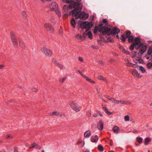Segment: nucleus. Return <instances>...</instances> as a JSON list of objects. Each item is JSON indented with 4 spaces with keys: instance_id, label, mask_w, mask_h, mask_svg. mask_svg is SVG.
<instances>
[{
    "instance_id": "43",
    "label": "nucleus",
    "mask_w": 152,
    "mask_h": 152,
    "mask_svg": "<svg viewBox=\"0 0 152 152\" xmlns=\"http://www.w3.org/2000/svg\"><path fill=\"white\" fill-rule=\"evenodd\" d=\"M22 15L24 18H26L27 16V14L26 13V12L25 11H23L22 13Z\"/></svg>"
},
{
    "instance_id": "23",
    "label": "nucleus",
    "mask_w": 152,
    "mask_h": 152,
    "mask_svg": "<svg viewBox=\"0 0 152 152\" xmlns=\"http://www.w3.org/2000/svg\"><path fill=\"white\" fill-rule=\"evenodd\" d=\"M151 141V139L149 137L146 138L144 140L145 144L147 145L148 144L149 142Z\"/></svg>"
},
{
    "instance_id": "40",
    "label": "nucleus",
    "mask_w": 152,
    "mask_h": 152,
    "mask_svg": "<svg viewBox=\"0 0 152 152\" xmlns=\"http://www.w3.org/2000/svg\"><path fill=\"white\" fill-rule=\"evenodd\" d=\"M124 120L126 121H129L130 117L129 115H126L124 117Z\"/></svg>"
},
{
    "instance_id": "31",
    "label": "nucleus",
    "mask_w": 152,
    "mask_h": 152,
    "mask_svg": "<svg viewBox=\"0 0 152 152\" xmlns=\"http://www.w3.org/2000/svg\"><path fill=\"white\" fill-rule=\"evenodd\" d=\"M20 45L23 49H24L25 48V44L22 42L19 41Z\"/></svg>"
},
{
    "instance_id": "17",
    "label": "nucleus",
    "mask_w": 152,
    "mask_h": 152,
    "mask_svg": "<svg viewBox=\"0 0 152 152\" xmlns=\"http://www.w3.org/2000/svg\"><path fill=\"white\" fill-rule=\"evenodd\" d=\"M113 132L116 134L118 133H119V129L118 127L116 126H115L113 129Z\"/></svg>"
},
{
    "instance_id": "7",
    "label": "nucleus",
    "mask_w": 152,
    "mask_h": 152,
    "mask_svg": "<svg viewBox=\"0 0 152 152\" xmlns=\"http://www.w3.org/2000/svg\"><path fill=\"white\" fill-rule=\"evenodd\" d=\"M45 27L47 29L48 31L50 33H53L54 29L52 26L49 23H45L44 25Z\"/></svg>"
},
{
    "instance_id": "12",
    "label": "nucleus",
    "mask_w": 152,
    "mask_h": 152,
    "mask_svg": "<svg viewBox=\"0 0 152 152\" xmlns=\"http://www.w3.org/2000/svg\"><path fill=\"white\" fill-rule=\"evenodd\" d=\"M135 42L133 43L137 46H139L140 44L142 43L140 41V38L139 37H137L134 39Z\"/></svg>"
},
{
    "instance_id": "18",
    "label": "nucleus",
    "mask_w": 152,
    "mask_h": 152,
    "mask_svg": "<svg viewBox=\"0 0 152 152\" xmlns=\"http://www.w3.org/2000/svg\"><path fill=\"white\" fill-rule=\"evenodd\" d=\"M125 62H126V65L129 67H135V66H133V64L130 63L129 62V61L127 59H126L125 60Z\"/></svg>"
},
{
    "instance_id": "35",
    "label": "nucleus",
    "mask_w": 152,
    "mask_h": 152,
    "mask_svg": "<svg viewBox=\"0 0 152 152\" xmlns=\"http://www.w3.org/2000/svg\"><path fill=\"white\" fill-rule=\"evenodd\" d=\"M77 144L79 145L80 147H82L84 145V142L82 141H80L77 143Z\"/></svg>"
},
{
    "instance_id": "32",
    "label": "nucleus",
    "mask_w": 152,
    "mask_h": 152,
    "mask_svg": "<svg viewBox=\"0 0 152 152\" xmlns=\"http://www.w3.org/2000/svg\"><path fill=\"white\" fill-rule=\"evenodd\" d=\"M121 39L123 42H126V38L124 34L121 35Z\"/></svg>"
},
{
    "instance_id": "39",
    "label": "nucleus",
    "mask_w": 152,
    "mask_h": 152,
    "mask_svg": "<svg viewBox=\"0 0 152 152\" xmlns=\"http://www.w3.org/2000/svg\"><path fill=\"white\" fill-rule=\"evenodd\" d=\"M122 52L124 53L125 54H126L129 55L130 54V53L129 51L125 50L124 49H123Z\"/></svg>"
},
{
    "instance_id": "19",
    "label": "nucleus",
    "mask_w": 152,
    "mask_h": 152,
    "mask_svg": "<svg viewBox=\"0 0 152 152\" xmlns=\"http://www.w3.org/2000/svg\"><path fill=\"white\" fill-rule=\"evenodd\" d=\"M119 103H121L123 104H131V102L124 100H119Z\"/></svg>"
},
{
    "instance_id": "41",
    "label": "nucleus",
    "mask_w": 152,
    "mask_h": 152,
    "mask_svg": "<svg viewBox=\"0 0 152 152\" xmlns=\"http://www.w3.org/2000/svg\"><path fill=\"white\" fill-rule=\"evenodd\" d=\"M86 81L89 82L91 83H95V81L92 80L90 78L88 77L87 79L86 80Z\"/></svg>"
},
{
    "instance_id": "1",
    "label": "nucleus",
    "mask_w": 152,
    "mask_h": 152,
    "mask_svg": "<svg viewBox=\"0 0 152 152\" xmlns=\"http://www.w3.org/2000/svg\"><path fill=\"white\" fill-rule=\"evenodd\" d=\"M76 2H72L70 4L69 7L71 9L74 8L71 11L69 14L75 16L76 19L80 18L83 20L87 19L89 17L88 13H86L84 11H80L83 4L81 2L82 0H75Z\"/></svg>"
},
{
    "instance_id": "13",
    "label": "nucleus",
    "mask_w": 152,
    "mask_h": 152,
    "mask_svg": "<svg viewBox=\"0 0 152 152\" xmlns=\"http://www.w3.org/2000/svg\"><path fill=\"white\" fill-rule=\"evenodd\" d=\"M10 35L12 41L17 39L16 36L14 32L11 31L10 33Z\"/></svg>"
},
{
    "instance_id": "36",
    "label": "nucleus",
    "mask_w": 152,
    "mask_h": 152,
    "mask_svg": "<svg viewBox=\"0 0 152 152\" xmlns=\"http://www.w3.org/2000/svg\"><path fill=\"white\" fill-rule=\"evenodd\" d=\"M131 34V32L130 31H127L126 32V38H128L129 37H130L131 36L130 35Z\"/></svg>"
},
{
    "instance_id": "3",
    "label": "nucleus",
    "mask_w": 152,
    "mask_h": 152,
    "mask_svg": "<svg viewBox=\"0 0 152 152\" xmlns=\"http://www.w3.org/2000/svg\"><path fill=\"white\" fill-rule=\"evenodd\" d=\"M103 24L102 23H100L99 25V31L103 35H106L107 34L109 36L111 35V28H108V26H103Z\"/></svg>"
},
{
    "instance_id": "15",
    "label": "nucleus",
    "mask_w": 152,
    "mask_h": 152,
    "mask_svg": "<svg viewBox=\"0 0 152 152\" xmlns=\"http://www.w3.org/2000/svg\"><path fill=\"white\" fill-rule=\"evenodd\" d=\"M51 6L52 7L51 9H53L54 11L58 9V5L55 2H52L51 4Z\"/></svg>"
},
{
    "instance_id": "26",
    "label": "nucleus",
    "mask_w": 152,
    "mask_h": 152,
    "mask_svg": "<svg viewBox=\"0 0 152 152\" xmlns=\"http://www.w3.org/2000/svg\"><path fill=\"white\" fill-rule=\"evenodd\" d=\"M86 35L88 36V37L91 39H92L93 38V36L92 33L90 31H88L86 32Z\"/></svg>"
},
{
    "instance_id": "38",
    "label": "nucleus",
    "mask_w": 152,
    "mask_h": 152,
    "mask_svg": "<svg viewBox=\"0 0 152 152\" xmlns=\"http://www.w3.org/2000/svg\"><path fill=\"white\" fill-rule=\"evenodd\" d=\"M57 66L61 69H65V67L64 65L59 63L58 64Z\"/></svg>"
},
{
    "instance_id": "10",
    "label": "nucleus",
    "mask_w": 152,
    "mask_h": 152,
    "mask_svg": "<svg viewBox=\"0 0 152 152\" xmlns=\"http://www.w3.org/2000/svg\"><path fill=\"white\" fill-rule=\"evenodd\" d=\"M132 70V73L135 77L138 78L141 77L140 76L139 74L136 69H133Z\"/></svg>"
},
{
    "instance_id": "20",
    "label": "nucleus",
    "mask_w": 152,
    "mask_h": 152,
    "mask_svg": "<svg viewBox=\"0 0 152 152\" xmlns=\"http://www.w3.org/2000/svg\"><path fill=\"white\" fill-rule=\"evenodd\" d=\"M91 136V132L89 131H86L84 134V137H88Z\"/></svg>"
},
{
    "instance_id": "33",
    "label": "nucleus",
    "mask_w": 152,
    "mask_h": 152,
    "mask_svg": "<svg viewBox=\"0 0 152 152\" xmlns=\"http://www.w3.org/2000/svg\"><path fill=\"white\" fill-rule=\"evenodd\" d=\"M65 2L67 3H70L69 5V9H71L69 7L70 4H71V3H72V2H75L76 1H72V0H66Z\"/></svg>"
},
{
    "instance_id": "2",
    "label": "nucleus",
    "mask_w": 152,
    "mask_h": 152,
    "mask_svg": "<svg viewBox=\"0 0 152 152\" xmlns=\"http://www.w3.org/2000/svg\"><path fill=\"white\" fill-rule=\"evenodd\" d=\"M134 47L137 50L139 48L140 49V51H139L138 53V55L139 56H141L146 51L147 48V46L142 43L140 44L139 46H137L135 44L133 43L130 47L129 49L131 50H134Z\"/></svg>"
},
{
    "instance_id": "22",
    "label": "nucleus",
    "mask_w": 152,
    "mask_h": 152,
    "mask_svg": "<svg viewBox=\"0 0 152 152\" xmlns=\"http://www.w3.org/2000/svg\"><path fill=\"white\" fill-rule=\"evenodd\" d=\"M71 24L72 26L75 28V20L74 18H72L71 20Z\"/></svg>"
},
{
    "instance_id": "55",
    "label": "nucleus",
    "mask_w": 152,
    "mask_h": 152,
    "mask_svg": "<svg viewBox=\"0 0 152 152\" xmlns=\"http://www.w3.org/2000/svg\"><path fill=\"white\" fill-rule=\"evenodd\" d=\"M78 60L79 61H80L81 62H83V59L81 57H79L78 58Z\"/></svg>"
},
{
    "instance_id": "34",
    "label": "nucleus",
    "mask_w": 152,
    "mask_h": 152,
    "mask_svg": "<svg viewBox=\"0 0 152 152\" xmlns=\"http://www.w3.org/2000/svg\"><path fill=\"white\" fill-rule=\"evenodd\" d=\"M128 42L129 43L132 42L134 40V37L132 36H131L128 38Z\"/></svg>"
},
{
    "instance_id": "25",
    "label": "nucleus",
    "mask_w": 152,
    "mask_h": 152,
    "mask_svg": "<svg viewBox=\"0 0 152 152\" xmlns=\"http://www.w3.org/2000/svg\"><path fill=\"white\" fill-rule=\"evenodd\" d=\"M97 148L98 150L100 152H102L104 151V148L103 146L101 145H99Z\"/></svg>"
},
{
    "instance_id": "27",
    "label": "nucleus",
    "mask_w": 152,
    "mask_h": 152,
    "mask_svg": "<svg viewBox=\"0 0 152 152\" xmlns=\"http://www.w3.org/2000/svg\"><path fill=\"white\" fill-rule=\"evenodd\" d=\"M143 140V139L141 137H138L136 138V140L140 143H141Z\"/></svg>"
},
{
    "instance_id": "14",
    "label": "nucleus",
    "mask_w": 152,
    "mask_h": 152,
    "mask_svg": "<svg viewBox=\"0 0 152 152\" xmlns=\"http://www.w3.org/2000/svg\"><path fill=\"white\" fill-rule=\"evenodd\" d=\"M102 108L103 109L104 111H105V113L108 115H110L112 112H110L108 111L107 108L105 105H102Z\"/></svg>"
},
{
    "instance_id": "6",
    "label": "nucleus",
    "mask_w": 152,
    "mask_h": 152,
    "mask_svg": "<svg viewBox=\"0 0 152 152\" xmlns=\"http://www.w3.org/2000/svg\"><path fill=\"white\" fill-rule=\"evenodd\" d=\"M41 50L42 53L47 56H50L52 54V51L46 47L42 48Z\"/></svg>"
},
{
    "instance_id": "45",
    "label": "nucleus",
    "mask_w": 152,
    "mask_h": 152,
    "mask_svg": "<svg viewBox=\"0 0 152 152\" xmlns=\"http://www.w3.org/2000/svg\"><path fill=\"white\" fill-rule=\"evenodd\" d=\"M152 53V49L151 48H150L148 49V54L149 55H150Z\"/></svg>"
},
{
    "instance_id": "30",
    "label": "nucleus",
    "mask_w": 152,
    "mask_h": 152,
    "mask_svg": "<svg viewBox=\"0 0 152 152\" xmlns=\"http://www.w3.org/2000/svg\"><path fill=\"white\" fill-rule=\"evenodd\" d=\"M111 100H112V102H113L114 103L117 104L119 103V100H117L113 98H111Z\"/></svg>"
},
{
    "instance_id": "8",
    "label": "nucleus",
    "mask_w": 152,
    "mask_h": 152,
    "mask_svg": "<svg viewBox=\"0 0 152 152\" xmlns=\"http://www.w3.org/2000/svg\"><path fill=\"white\" fill-rule=\"evenodd\" d=\"M120 30L118 28H113L112 29H111V35H112L113 36L115 34H118L120 32Z\"/></svg>"
},
{
    "instance_id": "59",
    "label": "nucleus",
    "mask_w": 152,
    "mask_h": 152,
    "mask_svg": "<svg viewBox=\"0 0 152 152\" xmlns=\"http://www.w3.org/2000/svg\"><path fill=\"white\" fill-rule=\"evenodd\" d=\"M87 32H86V31H85V32L83 34V36L84 38H86V36L87 35L86 34Z\"/></svg>"
},
{
    "instance_id": "24",
    "label": "nucleus",
    "mask_w": 152,
    "mask_h": 152,
    "mask_svg": "<svg viewBox=\"0 0 152 152\" xmlns=\"http://www.w3.org/2000/svg\"><path fill=\"white\" fill-rule=\"evenodd\" d=\"M13 46L15 48L17 47L18 46V42L17 40L12 41Z\"/></svg>"
},
{
    "instance_id": "46",
    "label": "nucleus",
    "mask_w": 152,
    "mask_h": 152,
    "mask_svg": "<svg viewBox=\"0 0 152 152\" xmlns=\"http://www.w3.org/2000/svg\"><path fill=\"white\" fill-rule=\"evenodd\" d=\"M63 9L64 12H67L68 10L67 6L66 5H64L63 7Z\"/></svg>"
},
{
    "instance_id": "58",
    "label": "nucleus",
    "mask_w": 152,
    "mask_h": 152,
    "mask_svg": "<svg viewBox=\"0 0 152 152\" xmlns=\"http://www.w3.org/2000/svg\"><path fill=\"white\" fill-rule=\"evenodd\" d=\"M58 32L59 34H61L63 32V30L61 28H60L59 30L58 31Z\"/></svg>"
},
{
    "instance_id": "60",
    "label": "nucleus",
    "mask_w": 152,
    "mask_h": 152,
    "mask_svg": "<svg viewBox=\"0 0 152 152\" xmlns=\"http://www.w3.org/2000/svg\"><path fill=\"white\" fill-rule=\"evenodd\" d=\"M14 152H18L17 148L16 147H15L14 148Z\"/></svg>"
},
{
    "instance_id": "42",
    "label": "nucleus",
    "mask_w": 152,
    "mask_h": 152,
    "mask_svg": "<svg viewBox=\"0 0 152 152\" xmlns=\"http://www.w3.org/2000/svg\"><path fill=\"white\" fill-rule=\"evenodd\" d=\"M55 11L56 12V14L58 15V16L59 17H60L61 16V14L60 12L58 10V9H57Z\"/></svg>"
},
{
    "instance_id": "44",
    "label": "nucleus",
    "mask_w": 152,
    "mask_h": 152,
    "mask_svg": "<svg viewBox=\"0 0 152 152\" xmlns=\"http://www.w3.org/2000/svg\"><path fill=\"white\" fill-rule=\"evenodd\" d=\"M137 53V51H133L132 52V58H135Z\"/></svg>"
},
{
    "instance_id": "47",
    "label": "nucleus",
    "mask_w": 152,
    "mask_h": 152,
    "mask_svg": "<svg viewBox=\"0 0 152 152\" xmlns=\"http://www.w3.org/2000/svg\"><path fill=\"white\" fill-rule=\"evenodd\" d=\"M98 28L97 26H95L94 28V34H96L97 33L98 31Z\"/></svg>"
},
{
    "instance_id": "54",
    "label": "nucleus",
    "mask_w": 152,
    "mask_h": 152,
    "mask_svg": "<svg viewBox=\"0 0 152 152\" xmlns=\"http://www.w3.org/2000/svg\"><path fill=\"white\" fill-rule=\"evenodd\" d=\"M137 61H138L140 63H142L143 61V60L141 58H139V59L137 60Z\"/></svg>"
},
{
    "instance_id": "4",
    "label": "nucleus",
    "mask_w": 152,
    "mask_h": 152,
    "mask_svg": "<svg viewBox=\"0 0 152 152\" xmlns=\"http://www.w3.org/2000/svg\"><path fill=\"white\" fill-rule=\"evenodd\" d=\"M93 24L91 22L82 21L80 24V27L82 29H86V32L89 31L93 26Z\"/></svg>"
},
{
    "instance_id": "50",
    "label": "nucleus",
    "mask_w": 152,
    "mask_h": 152,
    "mask_svg": "<svg viewBox=\"0 0 152 152\" xmlns=\"http://www.w3.org/2000/svg\"><path fill=\"white\" fill-rule=\"evenodd\" d=\"M56 115L58 117L61 116L62 113L60 112H57V113H56Z\"/></svg>"
},
{
    "instance_id": "52",
    "label": "nucleus",
    "mask_w": 152,
    "mask_h": 152,
    "mask_svg": "<svg viewBox=\"0 0 152 152\" xmlns=\"http://www.w3.org/2000/svg\"><path fill=\"white\" fill-rule=\"evenodd\" d=\"M91 47L92 48L95 49H97L98 48V46L97 45H91Z\"/></svg>"
},
{
    "instance_id": "51",
    "label": "nucleus",
    "mask_w": 152,
    "mask_h": 152,
    "mask_svg": "<svg viewBox=\"0 0 152 152\" xmlns=\"http://www.w3.org/2000/svg\"><path fill=\"white\" fill-rule=\"evenodd\" d=\"M66 77H64L63 78H62L61 79H60V82L61 83H63L66 80Z\"/></svg>"
},
{
    "instance_id": "29",
    "label": "nucleus",
    "mask_w": 152,
    "mask_h": 152,
    "mask_svg": "<svg viewBox=\"0 0 152 152\" xmlns=\"http://www.w3.org/2000/svg\"><path fill=\"white\" fill-rule=\"evenodd\" d=\"M139 69L142 73H144L146 71L145 69L142 66H140Z\"/></svg>"
},
{
    "instance_id": "9",
    "label": "nucleus",
    "mask_w": 152,
    "mask_h": 152,
    "mask_svg": "<svg viewBox=\"0 0 152 152\" xmlns=\"http://www.w3.org/2000/svg\"><path fill=\"white\" fill-rule=\"evenodd\" d=\"M103 123L102 120H100L98 123L97 126V128L99 130L102 131L103 129Z\"/></svg>"
},
{
    "instance_id": "64",
    "label": "nucleus",
    "mask_w": 152,
    "mask_h": 152,
    "mask_svg": "<svg viewBox=\"0 0 152 152\" xmlns=\"http://www.w3.org/2000/svg\"><path fill=\"white\" fill-rule=\"evenodd\" d=\"M103 79H102V80H103L105 82H107V80L106 78L103 77Z\"/></svg>"
},
{
    "instance_id": "62",
    "label": "nucleus",
    "mask_w": 152,
    "mask_h": 152,
    "mask_svg": "<svg viewBox=\"0 0 152 152\" xmlns=\"http://www.w3.org/2000/svg\"><path fill=\"white\" fill-rule=\"evenodd\" d=\"M37 89L36 88H34L32 89V91H33L37 92Z\"/></svg>"
},
{
    "instance_id": "28",
    "label": "nucleus",
    "mask_w": 152,
    "mask_h": 152,
    "mask_svg": "<svg viewBox=\"0 0 152 152\" xmlns=\"http://www.w3.org/2000/svg\"><path fill=\"white\" fill-rule=\"evenodd\" d=\"M102 23H105V25L103 26H108V22L107 20L106 19H104L103 20L102 22Z\"/></svg>"
},
{
    "instance_id": "49",
    "label": "nucleus",
    "mask_w": 152,
    "mask_h": 152,
    "mask_svg": "<svg viewBox=\"0 0 152 152\" xmlns=\"http://www.w3.org/2000/svg\"><path fill=\"white\" fill-rule=\"evenodd\" d=\"M52 62L54 65L57 66H58V64L59 63L58 62L56 61L55 60L53 61Z\"/></svg>"
},
{
    "instance_id": "37",
    "label": "nucleus",
    "mask_w": 152,
    "mask_h": 152,
    "mask_svg": "<svg viewBox=\"0 0 152 152\" xmlns=\"http://www.w3.org/2000/svg\"><path fill=\"white\" fill-rule=\"evenodd\" d=\"M147 67L148 69H151L152 67V63L150 62L147 64Z\"/></svg>"
},
{
    "instance_id": "48",
    "label": "nucleus",
    "mask_w": 152,
    "mask_h": 152,
    "mask_svg": "<svg viewBox=\"0 0 152 152\" xmlns=\"http://www.w3.org/2000/svg\"><path fill=\"white\" fill-rule=\"evenodd\" d=\"M107 40L111 42H113L114 40L112 39L111 37H109L107 39Z\"/></svg>"
},
{
    "instance_id": "53",
    "label": "nucleus",
    "mask_w": 152,
    "mask_h": 152,
    "mask_svg": "<svg viewBox=\"0 0 152 152\" xmlns=\"http://www.w3.org/2000/svg\"><path fill=\"white\" fill-rule=\"evenodd\" d=\"M103 77L101 75H99L97 77V78L100 80H102Z\"/></svg>"
},
{
    "instance_id": "63",
    "label": "nucleus",
    "mask_w": 152,
    "mask_h": 152,
    "mask_svg": "<svg viewBox=\"0 0 152 152\" xmlns=\"http://www.w3.org/2000/svg\"><path fill=\"white\" fill-rule=\"evenodd\" d=\"M98 113H99V114L100 115V116H103V114L101 112H99Z\"/></svg>"
},
{
    "instance_id": "5",
    "label": "nucleus",
    "mask_w": 152,
    "mask_h": 152,
    "mask_svg": "<svg viewBox=\"0 0 152 152\" xmlns=\"http://www.w3.org/2000/svg\"><path fill=\"white\" fill-rule=\"evenodd\" d=\"M70 105L72 108L75 111L78 112H79L81 109V106L77 105V104L75 103L73 101H72L70 104Z\"/></svg>"
},
{
    "instance_id": "21",
    "label": "nucleus",
    "mask_w": 152,
    "mask_h": 152,
    "mask_svg": "<svg viewBox=\"0 0 152 152\" xmlns=\"http://www.w3.org/2000/svg\"><path fill=\"white\" fill-rule=\"evenodd\" d=\"M75 37L78 40H80L83 41L84 40L81 35L80 34H78L75 36Z\"/></svg>"
},
{
    "instance_id": "57",
    "label": "nucleus",
    "mask_w": 152,
    "mask_h": 152,
    "mask_svg": "<svg viewBox=\"0 0 152 152\" xmlns=\"http://www.w3.org/2000/svg\"><path fill=\"white\" fill-rule=\"evenodd\" d=\"M6 138H12V136L8 134L6 136Z\"/></svg>"
},
{
    "instance_id": "11",
    "label": "nucleus",
    "mask_w": 152,
    "mask_h": 152,
    "mask_svg": "<svg viewBox=\"0 0 152 152\" xmlns=\"http://www.w3.org/2000/svg\"><path fill=\"white\" fill-rule=\"evenodd\" d=\"M31 147H29V148L31 149L33 148H35L38 149H40L41 148V147L37 144V143L34 142L31 144Z\"/></svg>"
},
{
    "instance_id": "61",
    "label": "nucleus",
    "mask_w": 152,
    "mask_h": 152,
    "mask_svg": "<svg viewBox=\"0 0 152 152\" xmlns=\"http://www.w3.org/2000/svg\"><path fill=\"white\" fill-rule=\"evenodd\" d=\"M56 113H57V112L56 111H54L52 113V114H51L50 115H56Z\"/></svg>"
},
{
    "instance_id": "56",
    "label": "nucleus",
    "mask_w": 152,
    "mask_h": 152,
    "mask_svg": "<svg viewBox=\"0 0 152 152\" xmlns=\"http://www.w3.org/2000/svg\"><path fill=\"white\" fill-rule=\"evenodd\" d=\"M82 77L86 79V80L87 79V78L88 77H87L86 76L84 75L83 74L81 75Z\"/></svg>"
},
{
    "instance_id": "16",
    "label": "nucleus",
    "mask_w": 152,
    "mask_h": 152,
    "mask_svg": "<svg viewBox=\"0 0 152 152\" xmlns=\"http://www.w3.org/2000/svg\"><path fill=\"white\" fill-rule=\"evenodd\" d=\"M98 140V137L96 135L92 136L91 137V140L92 142H94L97 141Z\"/></svg>"
}]
</instances>
